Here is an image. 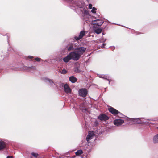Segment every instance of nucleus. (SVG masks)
Masks as SVG:
<instances>
[{
  "mask_svg": "<svg viewBox=\"0 0 158 158\" xmlns=\"http://www.w3.org/2000/svg\"><path fill=\"white\" fill-rule=\"evenodd\" d=\"M78 93L79 96L84 98L87 94L88 91L85 88L80 89L79 90Z\"/></svg>",
  "mask_w": 158,
  "mask_h": 158,
  "instance_id": "f257e3e1",
  "label": "nucleus"
},
{
  "mask_svg": "<svg viewBox=\"0 0 158 158\" xmlns=\"http://www.w3.org/2000/svg\"><path fill=\"white\" fill-rule=\"evenodd\" d=\"M69 54L71 56V59H73L74 60H77L81 57L80 55L76 52L75 51Z\"/></svg>",
  "mask_w": 158,
  "mask_h": 158,
  "instance_id": "f03ea898",
  "label": "nucleus"
},
{
  "mask_svg": "<svg viewBox=\"0 0 158 158\" xmlns=\"http://www.w3.org/2000/svg\"><path fill=\"white\" fill-rule=\"evenodd\" d=\"M86 50L85 48L84 47H80L76 49L75 51L81 56L84 53Z\"/></svg>",
  "mask_w": 158,
  "mask_h": 158,
  "instance_id": "7ed1b4c3",
  "label": "nucleus"
},
{
  "mask_svg": "<svg viewBox=\"0 0 158 158\" xmlns=\"http://www.w3.org/2000/svg\"><path fill=\"white\" fill-rule=\"evenodd\" d=\"M64 91L67 94L71 93V89L67 84H65L64 85Z\"/></svg>",
  "mask_w": 158,
  "mask_h": 158,
  "instance_id": "20e7f679",
  "label": "nucleus"
},
{
  "mask_svg": "<svg viewBox=\"0 0 158 158\" xmlns=\"http://www.w3.org/2000/svg\"><path fill=\"white\" fill-rule=\"evenodd\" d=\"M85 31H81L78 37L75 36L74 37L75 39L77 41L79 40H80L82 39L83 37L85 35Z\"/></svg>",
  "mask_w": 158,
  "mask_h": 158,
  "instance_id": "39448f33",
  "label": "nucleus"
},
{
  "mask_svg": "<svg viewBox=\"0 0 158 158\" xmlns=\"http://www.w3.org/2000/svg\"><path fill=\"white\" fill-rule=\"evenodd\" d=\"M98 118L101 121H106L109 118L106 115L102 114L98 116Z\"/></svg>",
  "mask_w": 158,
  "mask_h": 158,
  "instance_id": "423d86ee",
  "label": "nucleus"
},
{
  "mask_svg": "<svg viewBox=\"0 0 158 158\" xmlns=\"http://www.w3.org/2000/svg\"><path fill=\"white\" fill-rule=\"evenodd\" d=\"M124 123V120L121 119H116L114 122V124L117 126L121 125Z\"/></svg>",
  "mask_w": 158,
  "mask_h": 158,
  "instance_id": "0eeeda50",
  "label": "nucleus"
},
{
  "mask_svg": "<svg viewBox=\"0 0 158 158\" xmlns=\"http://www.w3.org/2000/svg\"><path fill=\"white\" fill-rule=\"evenodd\" d=\"M94 135V131H89L88 134L86 138V140L88 142L90 140L92 139Z\"/></svg>",
  "mask_w": 158,
  "mask_h": 158,
  "instance_id": "6e6552de",
  "label": "nucleus"
},
{
  "mask_svg": "<svg viewBox=\"0 0 158 158\" xmlns=\"http://www.w3.org/2000/svg\"><path fill=\"white\" fill-rule=\"evenodd\" d=\"M108 110L110 112L114 115L117 114L119 113L117 110L111 107L109 108Z\"/></svg>",
  "mask_w": 158,
  "mask_h": 158,
  "instance_id": "1a4fd4ad",
  "label": "nucleus"
},
{
  "mask_svg": "<svg viewBox=\"0 0 158 158\" xmlns=\"http://www.w3.org/2000/svg\"><path fill=\"white\" fill-rule=\"evenodd\" d=\"M94 22V24L98 26H100L102 25L103 23V21L101 19H97L93 21Z\"/></svg>",
  "mask_w": 158,
  "mask_h": 158,
  "instance_id": "9d476101",
  "label": "nucleus"
},
{
  "mask_svg": "<svg viewBox=\"0 0 158 158\" xmlns=\"http://www.w3.org/2000/svg\"><path fill=\"white\" fill-rule=\"evenodd\" d=\"M69 80L72 83H74L77 81V79L74 76H72L69 77Z\"/></svg>",
  "mask_w": 158,
  "mask_h": 158,
  "instance_id": "9b49d317",
  "label": "nucleus"
},
{
  "mask_svg": "<svg viewBox=\"0 0 158 158\" xmlns=\"http://www.w3.org/2000/svg\"><path fill=\"white\" fill-rule=\"evenodd\" d=\"M71 59V57L69 54L66 57L63 58V60L64 62L67 63Z\"/></svg>",
  "mask_w": 158,
  "mask_h": 158,
  "instance_id": "f8f14e48",
  "label": "nucleus"
},
{
  "mask_svg": "<svg viewBox=\"0 0 158 158\" xmlns=\"http://www.w3.org/2000/svg\"><path fill=\"white\" fill-rule=\"evenodd\" d=\"M6 146V144L5 143L2 141H0V150L4 148Z\"/></svg>",
  "mask_w": 158,
  "mask_h": 158,
  "instance_id": "ddd939ff",
  "label": "nucleus"
},
{
  "mask_svg": "<svg viewBox=\"0 0 158 158\" xmlns=\"http://www.w3.org/2000/svg\"><path fill=\"white\" fill-rule=\"evenodd\" d=\"M47 80L48 81L49 84L52 86H53L54 85L57 86V85H56L55 83L54 82L53 80H50L49 79H47Z\"/></svg>",
  "mask_w": 158,
  "mask_h": 158,
  "instance_id": "4468645a",
  "label": "nucleus"
},
{
  "mask_svg": "<svg viewBox=\"0 0 158 158\" xmlns=\"http://www.w3.org/2000/svg\"><path fill=\"white\" fill-rule=\"evenodd\" d=\"M153 140L155 143H158V134L154 136Z\"/></svg>",
  "mask_w": 158,
  "mask_h": 158,
  "instance_id": "2eb2a0df",
  "label": "nucleus"
},
{
  "mask_svg": "<svg viewBox=\"0 0 158 158\" xmlns=\"http://www.w3.org/2000/svg\"><path fill=\"white\" fill-rule=\"evenodd\" d=\"M102 31V29L101 28H97L94 30V32L97 34L100 33Z\"/></svg>",
  "mask_w": 158,
  "mask_h": 158,
  "instance_id": "dca6fc26",
  "label": "nucleus"
},
{
  "mask_svg": "<svg viewBox=\"0 0 158 158\" xmlns=\"http://www.w3.org/2000/svg\"><path fill=\"white\" fill-rule=\"evenodd\" d=\"M83 153V151L81 150H78L76 152V154L77 156H78Z\"/></svg>",
  "mask_w": 158,
  "mask_h": 158,
  "instance_id": "f3484780",
  "label": "nucleus"
},
{
  "mask_svg": "<svg viewBox=\"0 0 158 158\" xmlns=\"http://www.w3.org/2000/svg\"><path fill=\"white\" fill-rule=\"evenodd\" d=\"M74 49L73 45L72 44L68 48V51H71L73 50Z\"/></svg>",
  "mask_w": 158,
  "mask_h": 158,
  "instance_id": "a211bd4d",
  "label": "nucleus"
},
{
  "mask_svg": "<svg viewBox=\"0 0 158 158\" xmlns=\"http://www.w3.org/2000/svg\"><path fill=\"white\" fill-rule=\"evenodd\" d=\"M61 73L63 74H65L67 73V71L65 69H63L60 72Z\"/></svg>",
  "mask_w": 158,
  "mask_h": 158,
  "instance_id": "6ab92c4d",
  "label": "nucleus"
},
{
  "mask_svg": "<svg viewBox=\"0 0 158 158\" xmlns=\"http://www.w3.org/2000/svg\"><path fill=\"white\" fill-rule=\"evenodd\" d=\"M74 71L77 73L80 72L78 67H76L74 68Z\"/></svg>",
  "mask_w": 158,
  "mask_h": 158,
  "instance_id": "aec40b11",
  "label": "nucleus"
},
{
  "mask_svg": "<svg viewBox=\"0 0 158 158\" xmlns=\"http://www.w3.org/2000/svg\"><path fill=\"white\" fill-rule=\"evenodd\" d=\"M97 10V9L94 7H93V8H92V9L91 10V12L93 13H95L96 12V10Z\"/></svg>",
  "mask_w": 158,
  "mask_h": 158,
  "instance_id": "412c9836",
  "label": "nucleus"
},
{
  "mask_svg": "<svg viewBox=\"0 0 158 158\" xmlns=\"http://www.w3.org/2000/svg\"><path fill=\"white\" fill-rule=\"evenodd\" d=\"M31 155L36 158H37L38 156V154L37 153L33 152L31 153Z\"/></svg>",
  "mask_w": 158,
  "mask_h": 158,
  "instance_id": "4be33fe9",
  "label": "nucleus"
},
{
  "mask_svg": "<svg viewBox=\"0 0 158 158\" xmlns=\"http://www.w3.org/2000/svg\"><path fill=\"white\" fill-rule=\"evenodd\" d=\"M29 69H31L32 70H35L36 69V67L35 66H32L28 68Z\"/></svg>",
  "mask_w": 158,
  "mask_h": 158,
  "instance_id": "5701e85b",
  "label": "nucleus"
},
{
  "mask_svg": "<svg viewBox=\"0 0 158 158\" xmlns=\"http://www.w3.org/2000/svg\"><path fill=\"white\" fill-rule=\"evenodd\" d=\"M35 61H38V62H39V61H40V58H38V57H37V58H36L35 59Z\"/></svg>",
  "mask_w": 158,
  "mask_h": 158,
  "instance_id": "b1692460",
  "label": "nucleus"
},
{
  "mask_svg": "<svg viewBox=\"0 0 158 158\" xmlns=\"http://www.w3.org/2000/svg\"><path fill=\"white\" fill-rule=\"evenodd\" d=\"M89 9H92V5L91 4H89Z\"/></svg>",
  "mask_w": 158,
  "mask_h": 158,
  "instance_id": "393cba45",
  "label": "nucleus"
},
{
  "mask_svg": "<svg viewBox=\"0 0 158 158\" xmlns=\"http://www.w3.org/2000/svg\"><path fill=\"white\" fill-rule=\"evenodd\" d=\"M28 57L29 59H32L33 58V56H29Z\"/></svg>",
  "mask_w": 158,
  "mask_h": 158,
  "instance_id": "a878e982",
  "label": "nucleus"
},
{
  "mask_svg": "<svg viewBox=\"0 0 158 158\" xmlns=\"http://www.w3.org/2000/svg\"><path fill=\"white\" fill-rule=\"evenodd\" d=\"M105 45H106V44H104V43L103 44V46L101 47V48H103L104 47V46Z\"/></svg>",
  "mask_w": 158,
  "mask_h": 158,
  "instance_id": "bb28decb",
  "label": "nucleus"
},
{
  "mask_svg": "<svg viewBox=\"0 0 158 158\" xmlns=\"http://www.w3.org/2000/svg\"><path fill=\"white\" fill-rule=\"evenodd\" d=\"M6 158H12V156H8Z\"/></svg>",
  "mask_w": 158,
  "mask_h": 158,
  "instance_id": "cd10ccee",
  "label": "nucleus"
},
{
  "mask_svg": "<svg viewBox=\"0 0 158 158\" xmlns=\"http://www.w3.org/2000/svg\"><path fill=\"white\" fill-rule=\"evenodd\" d=\"M82 111H83V112H85V111H84V110H82Z\"/></svg>",
  "mask_w": 158,
  "mask_h": 158,
  "instance_id": "c85d7f7f",
  "label": "nucleus"
},
{
  "mask_svg": "<svg viewBox=\"0 0 158 158\" xmlns=\"http://www.w3.org/2000/svg\"><path fill=\"white\" fill-rule=\"evenodd\" d=\"M84 110H85V111H86V109H85Z\"/></svg>",
  "mask_w": 158,
  "mask_h": 158,
  "instance_id": "c756f323",
  "label": "nucleus"
}]
</instances>
